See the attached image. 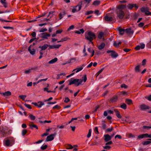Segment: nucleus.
Instances as JSON below:
<instances>
[{"instance_id": "obj_59", "label": "nucleus", "mask_w": 151, "mask_h": 151, "mask_svg": "<svg viewBox=\"0 0 151 151\" xmlns=\"http://www.w3.org/2000/svg\"><path fill=\"white\" fill-rule=\"evenodd\" d=\"M129 137V138H134L135 137V136L132 134L131 133H129L128 134Z\"/></svg>"}, {"instance_id": "obj_26", "label": "nucleus", "mask_w": 151, "mask_h": 151, "mask_svg": "<svg viewBox=\"0 0 151 151\" xmlns=\"http://www.w3.org/2000/svg\"><path fill=\"white\" fill-rule=\"evenodd\" d=\"M100 1L99 0H96L94 1L93 4L95 6H97L99 4Z\"/></svg>"}, {"instance_id": "obj_44", "label": "nucleus", "mask_w": 151, "mask_h": 151, "mask_svg": "<svg viewBox=\"0 0 151 151\" xmlns=\"http://www.w3.org/2000/svg\"><path fill=\"white\" fill-rule=\"evenodd\" d=\"M67 149H71L73 148V147L72 145L70 144L68 145H67Z\"/></svg>"}, {"instance_id": "obj_55", "label": "nucleus", "mask_w": 151, "mask_h": 151, "mask_svg": "<svg viewBox=\"0 0 151 151\" xmlns=\"http://www.w3.org/2000/svg\"><path fill=\"white\" fill-rule=\"evenodd\" d=\"M143 128L144 129H146L147 130L150 129H151V127L147 126H144L143 127Z\"/></svg>"}, {"instance_id": "obj_34", "label": "nucleus", "mask_w": 151, "mask_h": 151, "mask_svg": "<svg viewBox=\"0 0 151 151\" xmlns=\"http://www.w3.org/2000/svg\"><path fill=\"white\" fill-rule=\"evenodd\" d=\"M38 108L41 107L42 106L44 105L45 104L44 103L41 101H40L38 102Z\"/></svg>"}, {"instance_id": "obj_12", "label": "nucleus", "mask_w": 151, "mask_h": 151, "mask_svg": "<svg viewBox=\"0 0 151 151\" xmlns=\"http://www.w3.org/2000/svg\"><path fill=\"white\" fill-rule=\"evenodd\" d=\"M104 137V140L105 142H107L110 140L111 139V136L108 134H105Z\"/></svg>"}, {"instance_id": "obj_30", "label": "nucleus", "mask_w": 151, "mask_h": 151, "mask_svg": "<svg viewBox=\"0 0 151 151\" xmlns=\"http://www.w3.org/2000/svg\"><path fill=\"white\" fill-rule=\"evenodd\" d=\"M34 69L33 68H31V69H29L28 70H25L24 72V73L26 74H28L30 73H31L32 71V70H34Z\"/></svg>"}, {"instance_id": "obj_5", "label": "nucleus", "mask_w": 151, "mask_h": 151, "mask_svg": "<svg viewBox=\"0 0 151 151\" xmlns=\"http://www.w3.org/2000/svg\"><path fill=\"white\" fill-rule=\"evenodd\" d=\"M107 53H111L110 55L111 57L113 58H116L118 56V55L113 50H108L106 51Z\"/></svg>"}, {"instance_id": "obj_11", "label": "nucleus", "mask_w": 151, "mask_h": 151, "mask_svg": "<svg viewBox=\"0 0 151 151\" xmlns=\"http://www.w3.org/2000/svg\"><path fill=\"white\" fill-rule=\"evenodd\" d=\"M135 7L136 9L138 8V6H137L136 4H129L127 5V7L129 9H132L133 7Z\"/></svg>"}, {"instance_id": "obj_35", "label": "nucleus", "mask_w": 151, "mask_h": 151, "mask_svg": "<svg viewBox=\"0 0 151 151\" xmlns=\"http://www.w3.org/2000/svg\"><path fill=\"white\" fill-rule=\"evenodd\" d=\"M125 102L128 104H130L132 103V101L131 99H127L125 100Z\"/></svg>"}, {"instance_id": "obj_58", "label": "nucleus", "mask_w": 151, "mask_h": 151, "mask_svg": "<svg viewBox=\"0 0 151 151\" xmlns=\"http://www.w3.org/2000/svg\"><path fill=\"white\" fill-rule=\"evenodd\" d=\"M83 79L82 80H83V81L84 82H86L87 80V77L86 75H85L82 78Z\"/></svg>"}, {"instance_id": "obj_47", "label": "nucleus", "mask_w": 151, "mask_h": 151, "mask_svg": "<svg viewBox=\"0 0 151 151\" xmlns=\"http://www.w3.org/2000/svg\"><path fill=\"white\" fill-rule=\"evenodd\" d=\"M93 11H87L86 13H85V15H88L90 14H92L93 13Z\"/></svg>"}, {"instance_id": "obj_50", "label": "nucleus", "mask_w": 151, "mask_h": 151, "mask_svg": "<svg viewBox=\"0 0 151 151\" xmlns=\"http://www.w3.org/2000/svg\"><path fill=\"white\" fill-rule=\"evenodd\" d=\"M74 26L73 25H72L70 27H69V28L67 29V31H69L70 30H72L74 29Z\"/></svg>"}, {"instance_id": "obj_1", "label": "nucleus", "mask_w": 151, "mask_h": 151, "mask_svg": "<svg viewBox=\"0 0 151 151\" xmlns=\"http://www.w3.org/2000/svg\"><path fill=\"white\" fill-rule=\"evenodd\" d=\"M85 36L86 39L92 43H93L92 41L93 39L96 38V35L95 34L90 31L85 33Z\"/></svg>"}, {"instance_id": "obj_3", "label": "nucleus", "mask_w": 151, "mask_h": 151, "mask_svg": "<svg viewBox=\"0 0 151 151\" xmlns=\"http://www.w3.org/2000/svg\"><path fill=\"white\" fill-rule=\"evenodd\" d=\"M141 11L142 12L145 13L146 15H151V12L149 11V9L147 7H142L141 9Z\"/></svg>"}, {"instance_id": "obj_41", "label": "nucleus", "mask_w": 151, "mask_h": 151, "mask_svg": "<svg viewBox=\"0 0 151 151\" xmlns=\"http://www.w3.org/2000/svg\"><path fill=\"white\" fill-rule=\"evenodd\" d=\"M103 148L104 149H106L107 150H109L111 148V147L110 146L107 145H106V146H103Z\"/></svg>"}, {"instance_id": "obj_15", "label": "nucleus", "mask_w": 151, "mask_h": 151, "mask_svg": "<svg viewBox=\"0 0 151 151\" xmlns=\"http://www.w3.org/2000/svg\"><path fill=\"white\" fill-rule=\"evenodd\" d=\"M88 51L90 53H91V57H92L94 55V50L91 48H88Z\"/></svg>"}, {"instance_id": "obj_27", "label": "nucleus", "mask_w": 151, "mask_h": 151, "mask_svg": "<svg viewBox=\"0 0 151 151\" xmlns=\"http://www.w3.org/2000/svg\"><path fill=\"white\" fill-rule=\"evenodd\" d=\"M105 46V44L104 43H102L99 46L98 49L100 50H101L104 48Z\"/></svg>"}, {"instance_id": "obj_45", "label": "nucleus", "mask_w": 151, "mask_h": 151, "mask_svg": "<svg viewBox=\"0 0 151 151\" xmlns=\"http://www.w3.org/2000/svg\"><path fill=\"white\" fill-rule=\"evenodd\" d=\"M91 129H90L89 130L88 132L87 135V137L88 138H89L91 137Z\"/></svg>"}, {"instance_id": "obj_14", "label": "nucleus", "mask_w": 151, "mask_h": 151, "mask_svg": "<svg viewBox=\"0 0 151 151\" xmlns=\"http://www.w3.org/2000/svg\"><path fill=\"white\" fill-rule=\"evenodd\" d=\"M31 46L30 45L28 49V50L29 51V52L32 55H33L35 53V49H33L32 50L31 49Z\"/></svg>"}, {"instance_id": "obj_53", "label": "nucleus", "mask_w": 151, "mask_h": 151, "mask_svg": "<svg viewBox=\"0 0 151 151\" xmlns=\"http://www.w3.org/2000/svg\"><path fill=\"white\" fill-rule=\"evenodd\" d=\"M139 45L141 49H143L145 47V45L144 43H141Z\"/></svg>"}, {"instance_id": "obj_56", "label": "nucleus", "mask_w": 151, "mask_h": 151, "mask_svg": "<svg viewBox=\"0 0 151 151\" xmlns=\"http://www.w3.org/2000/svg\"><path fill=\"white\" fill-rule=\"evenodd\" d=\"M70 101V99L68 97H66L65 99V100H64V102L66 103H67L68 102H69Z\"/></svg>"}, {"instance_id": "obj_43", "label": "nucleus", "mask_w": 151, "mask_h": 151, "mask_svg": "<svg viewBox=\"0 0 151 151\" xmlns=\"http://www.w3.org/2000/svg\"><path fill=\"white\" fill-rule=\"evenodd\" d=\"M27 131L25 129H23L22 132V134L23 136L25 135L27 133Z\"/></svg>"}, {"instance_id": "obj_62", "label": "nucleus", "mask_w": 151, "mask_h": 151, "mask_svg": "<svg viewBox=\"0 0 151 151\" xmlns=\"http://www.w3.org/2000/svg\"><path fill=\"white\" fill-rule=\"evenodd\" d=\"M24 105L27 108H29V109H31V106L29 104H24Z\"/></svg>"}, {"instance_id": "obj_40", "label": "nucleus", "mask_w": 151, "mask_h": 151, "mask_svg": "<svg viewBox=\"0 0 151 151\" xmlns=\"http://www.w3.org/2000/svg\"><path fill=\"white\" fill-rule=\"evenodd\" d=\"M47 31V29L46 28H42L39 30L40 32H43Z\"/></svg>"}, {"instance_id": "obj_54", "label": "nucleus", "mask_w": 151, "mask_h": 151, "mask_svg": "<svg viewBox=\"0 0 151 151\" xmlns=\"http://www.w3.org/2000/svg\"><path fill=\"white\" fill-rule=\"evenodd\" d=\"M48 47L49 48H48V49L49 50H50L51 49H54V45H48Z\"/></svg>"}, {"instance_id": "obj_60", "label": "nucleus", "mask_w": 151, "mask_h": 151, "mask_svg": "<svg viewBox=\"0 0 151 151\" xmlns=\"http://www.w3.org/2000/svg\"><path fill=\"white\" fill-rule=\"evenodd\" d=\"M104 70V68H102L99 71L97 72V76H98L100 73H101Z\"/></svg>"}, {"instance_id": "obj_20", "label": "nucleus", "mask_w": 151, "mask_h": 151, "mask_svg": "<svg viewBox=\"0 0 151 151\" xmlns=\"http://www.w3.org/2000/svg\"><path fill=\"white\" fill-rule=\"evenodd\" d=\"M114 111L116 113V115L117 117L119 118H122V116L120 114L119 111L116 109L114 110Z\"/></svg>"}, {"instance_id": "obj_64", "label": "nucleus", "mask_w": 151, "mask_h": 151, "mask_svg": "<svg viewBox=\"0 0 151 151\" xmlns=\"http://www.w3.org/2000/svg\"><path fill=\"white\" fill-rule=\"evenodd\" d=\"M146 98L149 101H151V95L147 96L146 97Z\"/></svg>"}, {"instance_id": "obj_51", "label": "nucleus", "mask_w": 151, "mask_h": 151, "mask_svg": "<svg viewBox=\"0 0 151 151\" xmlns=\"http://www.w3.org/2000/svg\"><path fill=\"white\" fill-rule=\"evenodd\" d=\"M83 52L84 54V55H83V56H85L87 55V54L86 52V50L85 47H84V48L83 49Z\"/></svg>"}, {"instance_id": "obj_49", "label": "nucleus", "mask_w": 151, "mask_h": 151, "mask_svg": "<svg viewBox=\"0 0 151 151\" xmlns=\"http://www.w3.org/2000/svg\"><path fill=\"white\" fill-rule=\"evenodd\" d=\"M47 145H43L41 147V149L42 150H44L47 148Z\"/></svg>"}, {"instance_id": "obj_38", "label": "nucleus", "mask_w": 151, "mask_h": 151, "mask_svg": "<svg viewBox=\"0 0 151 151\" xmlns=\"http://www.w3.org/2000/svg\"><path fill=\"white\" fill-rule=\"evenodd\" d=\"M29 126L30 127V128L31 129H32L33 128H35L37 129H38V127L36 125L33 124V125H29Z\"/></svg>"}, {"instance_id": "obj_9", "label": "nucleus", "mask_w": 151, "mask_h": 151, "mask_svg": "<svg viewBox=\"0 0 151 151\" xmlns=\"http://www.w3.org/2000/svg\"><path fill=\"white\" fill-rule=\"evenodd\" d=\"M134 31L131 28H127L125 29V32L129 35L132 36L134 33Z\"/></svg>"}, {"instance_id": "obj_28", "label": "nucleus", "mask_w": 151, "mask_h": 151, "mask_svg": "<svg viewBox=\"0 0 151 151\" xmlns=\"http://www.w3.org/2000/svg\"><path fill=\"white\" fill-rule=\"evenodd\" d=\"M84 32V31L83 29H80L79 30L76 31L75 33L78 34H80L81 33L83 34Z\"/></svg>"}, {"instance_id": "obj_2", "label": "nucleus", "mask_w": 151, "mask_h": 151, "mask_svg": "<svg viewBox=\"0 0 151 151\" xmlns=\"http://www.w3.org/2000/svg\"><path fill=\"white\" fill-rule=\"evenodd\" d=\"M83 81V80L79 79H74L73 80H71L70 81V83L69 85H70L72 84H76V86H78L81 84Z\"/></svg>"}, {"instance_id": "obj_13", "label": "nucleus", "mask_w": 151, "mask_h": 151, "mask_svg": "<svg viewBox=\"0 0 151 151\" xmlns=\"http://www.w3.org/2000/svg\"><path fill=\"white\" fill-rule=\"evenodd\" d=\"M147 135H148L147 134V133L142 134L138 136V138L139 139H140L143 138H147Z\"/></svg>"}, {"instance_id": "obj_57", "label": "nucleus", "mask_w": 151, "mask_h": 151, "mask_svg": "<svg viewBox=\"0 0 151 151\" xmlns=\"http://www.w3.org/2000/svg\"><path fill=\"white\" fill-rule=\"evenodd\" d=\"M61 45H54V48L58 49L59 48Z\"/></svg>"}, {"instance_id": "obj_10", "label": "nucleus", "mask_w": 151, "mask_h": 151, "mask_svg": "<svg viewBox=\"0 0 151 151\" xmlns=\"http://www.w3.org/2000/svg\"><path fill=\"white\" fill-rule=\"evenodd\" d=\"M76 8H74L72 9V12L73 13H75L80 11L82 7L81 5H78L76 6Z\"/></svg>"}, {"instance_id": "obj_52", "label": "nucleus", "mask_w": 151, "mask_h": 151, "mask_svg": "<svg viewBox=\"0 0 151 151\" xmlns=\"http://www.w3.org/2000/svg\"><path fill=\"white\" fill-rule=\"evenodd\" d=\"M67 40V38H62L61 39V40L60 41H58L57 42H63V41H66Z\"/></svg>"}, {"instance_id": "obj_18", "label": "nucleus", "mask_w": 151, "mask_h": 151, "mask_svg": "<svg viewBox=\"0 0 151 151\" xmlns=\"http://www.w3.org/2000/svg\"><path fill=\"white\" fill-rule=\"evenodd\" d=\"M48 47V45L47 44H44L42 46H40L39 48H41L42 50H45Z\"/></svg>"}, {"instance_id": "obj_17", "label": "nucleus", "mask_w": 151, "mask_h": 151, "mask_svg": "<svg viewBox=\"0 0 151 151\" xmlns=\"http://www.w3.org/2000/svg\"><path fill=\"white\" fill-rule=\"evenodd\" d=\"M98 38L100 39H104V33L102 32H100L98 35Z\"/></svg>"}, {"instance_id": "obj_33", "label": "nucleus", "mask_w": 151, "mask_h": 151, "mask_svg": "<svg viewBox=\"0 0 151 151\" xmlns=\"http://www.w3.org/2000/svg\"><path fill=\"white\" fill-rule=\"evenodd\" d=\"M3 95L5 96H9L11 94V92L9 91H7L2 93Z\"/></svg>"}, {"instance_id": "obj_42", "label": "nucleus", "mask_w": 151, "mask_h": 151, "mask_svg": "<svg viewBox=\"0 0 151 151\" xmlns=\"http://www.w3.org/2000/svg\"><path fill=\"white\" fill-rule=\"evenodd\" d=\"M113 129V128L112 127H111V128H109L107 129L106 130L105 132H111Z\"/></svg>"}, {"instance_id": "obj_48", "label": "nucleus", "mask_w": 151, "mask_h": 151, "mask_svg": "<svg viewBox=\"0 0 151 151\" xmlns=\"http://www.w3.org/2000/svg\"><path fill=\"white\" fill-rule=\"evenodd\" d=\"M40 122L41 123H50L51 122V121L50 120H45V121L43 122L42 121H40Z\"/></svg>"}, {"instance_id": "obj_16", "label": "nucleus", "mask_w": 151, "mask_h": 151, "mask_svg": "<svg viewBox=\"0 0 151 151\" xmlns=\"http://www.w3.org/2000/svg\"><path fill=\"white\" fill-rule=\"evenodd\" d=\"M140 108L142 110H145L149 109V107L145 104H142L141 105Z\"/></svg>"}, {"instance_id": "obj_37", "label": "nucleus", "mask_w": 151, "mask_h": 151, "mask_svg": "<svg viewBox=\"0 0 151 151\" xmlns=\"http://www.w3.org/2000/svg\"><path fill=\"white\" fill-rule=\"evenodd\" d=\"M151 143V141H145L142 142V144L143 145H147Z\"/></svg>"}, {"instance_id": "obj_29", "label": "nucleus", "mask_w": 151, "mask_h": 151, "mask_svg": "<svg viewBox=\"0 0 151 151\" xmlns=\"http://www.w3.org/2000/svg\"><path fill=\"white\" fill-rule=\"evenodd\" d=\"M119 34L122 35L124 34V32H125V29L121 28L119 29Z\"/></svg>"}, {"instance_id": "obj_36", "label": "nucleus", "mask_w": 151, "mask_h": 151, "mask_svg": "<svg viewBox=\"0 0 151 151\" xmlns=\"http://www.w3.org/2000/svg\"><path fill=\"white\" fill-rule=\"evenodd\" d=\"M65 14L64 12L63 13V14L60 13L59 14V20L61 19L63 17V16L65 15Z\"/></svg>"}, {"instance_id": "obj_22", "label": "nucleus", "mask_w": 151, "mask_h": 151, "mask_svg": "<svg viewBox=\"0 0 151 151\" xmlns=\"http://www.w3.org/2000/svg\"><path fill=\"white\" fill-rule=\"evenodd\" d=\"M83 65H82V66H81L80 68L74 69L73 71H76V73H77L80 71L81 70L83 69Z\"/></svg>"}, {"instance_id": "obj_31", "label": "nucleus", "mask_w": 151, "mask_h": 151, "mask_svg": "<svg viewBox=\"0 0 151 151\" xmlns=\"http://www.w3.org/2000/svg\"><path fill=\"white\" fill-rule=\"evenodd\" d=\"M101 127L103 129H105L106 127V124L104 123V121H102V126Z\"/></svg>"}, {"instance_id": "obj_4", "label": "nucleus", "mask_w": 151, "mask_h": 151, "mask_svg": "<svg viewBox=\"0 0 151 151\" xmlns=\"http://www.w3.org/2000/svg\"><path fill=\"white\" fill-rule=\"evenodd\" d=\"M117 16L120 19H123L124 13L123 10H117L116 11Z\"/></svg>"}, {"instance_id": "obj_39", "label": "nucleus", "mask_w": 151, "mask_h": 151, "mask_svg": "<svg viewBox=\"0 0 151 151\" xmlns=\"http://www.w3.org/2000/svg\"><path fill=\"white\" fill-rule=\"evenodd\" d=\"M120 107L124 109H125L127 108V105L123 103L120 106Z\"/></svg>"}, {"instance_id": "obj_21", "label": "nucleus", "mask_w": 151, "mask_h": 151, "mask_svg": "<svg viewBox=\"0 0 151 151\" xmlns=\"http://www.w3.org/2000/svg\"><path fill=\"white\" fill-rule=\"evenodd\" d=\"M140 65H138L136 66L135 68V71L136 72L139 73L140 71Z\"/></svg>"}, {"instance_id": "obj_24", "label": "nucleus", "mask_w": 151, "mask_h": 151, "mask_svg": "<svg viewBox=\"0 0 151 151\" xmlns=\"http://www.w3.org/2000/svg\"><path fill=\"white\" fill-rule=\"evenodd\" d=\"M105 19L106 21H110L112 20L113 18L111 17L106 15L105 17Z\"/></svg>"}, {"instance_id": "obj_46", "label": "nucleus", "mask_w": 151, "mask_h": 151, "mask_svg": "<svg viewBox=\"0 0 151 151\" xmlns=\"http://www.w3.org/2000/svg\"><path fill=\"white\" fill-rule=\"evenodd\" d=\"M19 97L23 100H24L26 97V96L24 95H21L19 96Z\"/></svg>"}, {"instance_id": "obj_25", "label": "nucleus", "mask_w": 151, "mask_h": 151, "mask_svg": "<svg viewBox=\"0 0 151 151\" xmlns=\"http://www.w3.org/2000/svg\"><path fill=\"white\" fill-rule=\"evenodd\" d=\"M121 43V42L120 41H116L114 43V46L115 47H118Z\"/></svg>"}, {"instance_id": "obj_19", "label": "nucleus", "mask_w": 151, "mask_h": 151, "mask_svg": "<svg viewBox=\"0 0 151 151\" xmlns=\"http://www.w3.org/2000/svg\"><path fill=\"white\" fill-rule=\"evenodd\" d=\"M126 7V5H119L117 7V10H122V9Z\"/></svg>"}, {"instance_id": "obj_63", "label": "nucleus", "mask_w": 151, "mask_h": 151, "mask_svg": "<svg viewBox=\"0 0 151 151\" xmlns=\"http://www.w3.org/2000/svg\"><path fill=\"white\" fill-rule=\"evenodd\" d=\"M144 23L143 22H141L139 23L138 24V26L139 27H141L143 26L144 25Z\"/></svg>"}, {"instance_id": "obj_32", "label": "nucleus", "mask_w": 151, "mask_h": 151, "mask_svg": "<svg viewBox=\"0 0 151 151\" xmlns=\"http://www.w3.org/2000/svg\"><path fill=\"white\" fill-rule=\"evenodd\" d=\"M28 117L30 118L32 120H34L36 118V117L32 114H29Z\"/></svg>"}, {"instance_id": "obj_7", "label": "nucleus", "mask_w": 151, "mask_h": 151, "mask_svg": "<svg viewBox=\"0 0 151 151\" xmlns=\"http://www.w3.org/2000/svg\"><path fill=\"white\" fill-rule=\"evenodd\" d=\"M40 37L42 38V39L40 40V41L44 40L45 39H47L48 37H50V34H47L46 33H41L40 34Z\"/></svg>"}, {"instance_id": "obj_6", "label": "nucleus", "mask_w": 151, "mask_h": 151, "mask_svg": "<svg viewBox=\"0 0 151 151\" xmlns=\"http://www.w3.org/2000/svg\"><path fill=\"white\" fill-rule=\"evenodd\" d=\"M56 133L55 132L54 134H52L49 136L47 137L46 140V142H48L51 141L53 140L54 139V137L56 135Z\"/></svg>"}, {"instance_id": "obj_61", "label": "nucleus", "mask_w": 151, "mask_h": 151, "mask_svg": "<svg viewBox=\"0 0 151 151\" xmlns=\"http://www.w3.org/2000/svg\"><path fill=\"white\" fill-rule=\"evenodd\" d=\"M95 132L96 134H98L99 133V132L98 131V128L97 127H96L94 129Z\"/></svg>"}, {"instance_id": "obj_23", "label": "nucleus", "mask_w": 151, "mask_h": 151, "mask_svg": "<svg viewBox=\"0 0 151 151\" xmlns=\"http://www.w3.org/2000/svg\"><path fill=\"white\" fill-rule=\"evenodd\" d=\"M57 60L58 58H55L53 59H52L49 61L48 63L49 64H52L57 62Z\"/></svg>"}, {"instance_id": "obj_8", "label": "nucleus", "mask_w": 151, "mask_h": 151, "mask_svg": "<svg viewBox=\"0 0 151 151\" xmlns=\"http://www.w3.org/2000/svg\"><path fill=\"white\" fill-rule=\"evenodd\" d=\"M14 142L13 139H7L5 141V145L7 146H11L13 145Z\"/></svg>"}]
</instances>
